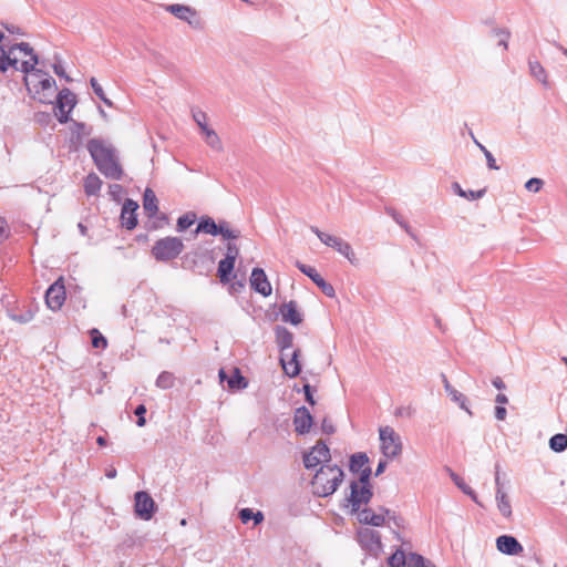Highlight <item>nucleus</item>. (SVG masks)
<instances>
[{"instance_id": "obj_1", "label": "nucleus", "mask_w": 567, "mask_h": 567, "mask_svg": "<svg viewBox=\"0 0 567 567\" xmlns=\"http://www.w3.org/2000/svg\"><path fill=\"white\" fill-rule=\"evenodd\" d=\"M86 148L97 167V169L106 177L113 181H121L123 177V168L118 161L115 147L102 140L91 138Z\"/></svg>"}, {"instance_id": "obj_2", "label": "nucleus", "mask_w": 567, "mask_h": 567, "mask_svg": "<svg viewBox=\"0 0 567 567\" xmlns=\"http://www.w3.org/2000/svg\"><path fill=\"white\" fill-rule=\"evenodd\" d=\"M343 471L338 465L323 464L311 482L315 495L319 497L332 495L343 481Z\"/></svg>"}, {"instance_id": "obj_3", "label": "nucleus", "mask_w": 567, "mask_h": 567, "mask_svg": "<svg viewBox=\"0 0 567 567\" xmlns=\"http://www.w3.org/2000/svg\"><path fill=\"white\" fill-rule=\"evenodd\" d=\"M184 250V243L178 237L158 239L152 247V255L157 261H169L177 258Z\"/></svg>"}, {"instance_id": "obj_4", "label": "nucleus", "mask_w": 567, "mask_h": 567, "mask_svg": "<svg viewBox=\"0 0 567 567\" xmlns=\"http://www.w3.org/2000/svg\"><path fill=\"white\" fill-rule=\"evenodd\" d=\"M380 449L384 457L395 458L402 453L401 436L391 426L379 429Z\"/></svg>"}, {"instance_id": "obj_5", "label": "nucleus", "mask_w": 567, "mask_h": 567, "mask_svg": "<svg viewBox=\"0 0 567 567\" xmlns=\"http://www.w3.org/2000/svg\"><path fill=\"white\" fill-rule=\"evenodd\" d=\"M357 539L360 546L370 555L377 557L382 551L381 535L374 529L360 528L357 533Z\"/></svg>"}, {"instance_id": "obj_6", "label": "nucleus", "mask_w": 567, "mask_h": 567, "mask_svg": "<svg viewBox=\"0 0 567 567\" xmlns=\"http://www.w3.org/2000/svg\"><path fill=\"white\" fill-rule=\"evenodd\" d=\"M165 10L177 19L187 22L194 29H202L203 23L200 18L198 17L197 11L185 4H168L165 7Z\"/></svg>"}, {"instance_id": "obj_7", "label": "nucleus", "mask_w": 567, "mask_h": 567, "mask_svg": "<svg viewBox=\"0 0 567 567\" xmlns=\"http://www.w3.org/2000/svg\"><path fill=\"white\" fill-rule=\"evenodd\" d=\"M75 104V95L69 89H63L58 93L55 116L60 123H66L69 121V113Z\"/></svg>"}, {"instance_id": "obj_8", "label": "nucleus", "mask_w": 567, "mask_h": 567, "mask_svg": "<svg viewBox=\"0 0 567 567\" xmlns=\"http://www.w3.org/2000/svg\"><path fill=\"white\" fill-rule=\"evenodd\" d=\"M373 493L370 486H360L358 482L352 481L350 484V495L347 498L351 505V512H358L362 504H368Z\"/></svg>"}, {"instance_id": "obj_9", "label": "nucleus", "mask_w": 567, "mask_h": 567, "mask_svg": "<svg viewBox=\"0 0 567 567\" xmlns=\"http://www.w3.org/2000/svg\"><path fill=\"white\" fill-rule=\"evenodd\" d=\"M134 509L136 516L144 520H150L155 512V502L148 493L140 491L135 493Z\"/></svg>"}, {"instance_id": "obj_10", "label": "nucleus", "mask_w": 567, "mask_h": 567, "mask_svg": "<svg viewBox=\"0 0 567 567\" xmlns=\"http://www.w3.org/2000/svg\"><path fill=\"white\" fill-rule=\"evenodd\" d=\"M329 462L330 450L322 441H319L309 453L303 455V464L306 468H313L320 463Z\"/></svg>"}, {"instance_id": "obj_11", "label": "nucleus", "mask_w": 567, "mask_h": 567, "mask_svg": "<svg viewBox=\"0 0 567 567\" xmlns=\"http://www.w3.org/2000/svg\"><path fill=\"white\" fill-rule=\"evenodd\" d=\"M65 287L63 284V279L59 278L55 282H53L45 292V303L47 306L56 311L61 309L65 301Z\"/></svg>"}, {"instance_id": "obj_12", "label": "nucleus", "mask_w": 567, "mask_h": 567, "mask_svg": "<svg viewBox=\"0 0 567 567\" xmlns=\"http://www.w3.org/2000/svg\"><path fill=\"white\" fill-rule=\"evenodd\" d=\"M250 287L256 292L260 293L264 297H268L271 295V285L261 268H254L250 275Z\"/></svg>"}, {"instance_id": "obj_13", "label": "nucleus", "mask_w": 567, "mask_h": 567, "mask_svg": "<svg viewBox=\"0 0 567 567\" xmlns=\"http://www.w3.org/2000/svg\"><path fill=\"white\" fill-rule=\"evenodd\" d=\"M297 267L298 269L305 274L306 276H308L320 289L321 291L328 296V297H333L334 296V288L332 287V285H330L329 282H327L321 276L320 274L316 270V268L311 267V266H307L305 264H301V262H297Z\"/></svg>"}, {"instance_id": "obj_14", "label": "nucleus", "mask_w": 567, "mask_h": 567, "mask_svg": "<svg viewBox=\"0 0 567 567\" xmlns=\"http://www.w3.org/2000/svg\"><path fill=\"white\" fill-rule=\"evenodd\" d=\"M39 63V58L37 54H32L30 60L19 61L18 70L25 74L24 83L28 91H31V84H34V78L42 74V70L37 69L35 65Z\"/></svg>"}, {"instance_id": "obj_15", "label": "nucleus", "mask_w": 567, "mask_h": 567, "mask_svg": "<svg viewBox=\"0 0 567 567\" xmlns=\"http://www.w3.org/2000/svg\"><path fill=\"white\" fill-rule=\"evenodd\" d=\"M497 549L509 556H517L524 551L522 544L511 535H502L496 539Z\"/></svg>"}, {"instance_id": "obj_16", "label": "nucleus", "mask_w": 567, "mask_h": 567, "mask_svg": "<svg viewBox=\"0 0 567 567\" xmlns=\"http://www.w3.org/2000/svg\"><path fill=\"white\" fill-rule=\"evenodd\" d=\"M313 423L311 413L306 406L298 408L293 416L295 431L300 434L309 433Z\"/></svg>"}, {"instance_id": "obj_17", "label": "nucleus", "mask_w": 567, "mask_h": 567, "mask_svg": "<svg viewBox=\"0 0 567 567\" xmlns=\"http://www.w3.org/2000/svg\"><path fill=\"white\" fill-rule=\"evenodd\" d=\"M137 208L138 204L136 202L130 198L125 199L121 212V219L122 226L128 230L134 229L137 225Z\"/></svg>"}, {"instance_id": "obj_18", "label": "nucleus", "mask_w": 567, "mask_h": 567, "mask_svg": "<svg viewBox=\"0 0 567 567\" xmlns=\"http://www.w3.org/2000/svg\"><path fill=\"white\" fill-rule=\"evenodd\" d=\"M276 342L280 349V353L284 357L289 355V350L293 346V333L290 332L286 327L277 326L275 329Z\"/></svg>"}, {"instance_id": "obj_19", "label": "nucleus", "mask_w": 567, "mask_h": 567, "mask_svg": "<svg viewBox=\"0 0 567 567\" xmlns=\"http://www.w3.org/2000/svg\"><path fill=\"white\" fill-rule=\"evenodd\" d=\"M299 354L300 350L296 349L292 350V352L289 353L288 357L280 355L281 367L285 373L290 378H295L300 373L301 367L298 361Z\"/></svg>"}, {"instance_id": "obj_20", "label": "nucleus", "mask_w": 567, "mask_h": 567, "mask_svg": "<svg viewBox=\"0 0 567 567\" xmlns=\"http://www.w3.org/2000/svg\"><path fill=\"white\" fill-rule=\"evenodd\" d=\"M280 313L285 322L298 326L302 322V313L298 310L296 301L291 300L280 307Z\"/></svg>"}, {"instance_id": "obj_21", "label": "nucleus", "mask_w": 567, "mask_h": 567, "mask_svg": "<svg viewBox=\"0 0 567 567\" xmlns=\"http://www.w3.org/2000/svg\"><path fill=\"white\" fill-rule=\"evenodd\" d=\"M18 63L19 58L13 55L12 49L0 45V71L6 72L10 66L18 70Z\"/></svg>"}, {"instance_id": "obj_22", "label": "nucleus", "mask_w": 567, "mask_h": 567, "mask_svg": "<svg viewBox=\"0 0 567 567\" xmlns=\"http://www.w3.org/2000/svg\"><path fill=\"white\" fill-rule=\"evenodd\" d=\"M331 248L336 249L340 255L347 258L352 265L355 264L357 258L355 254L351 247V245L342 239L341 237H337Z\"/></svg>"}, {"instance_id": "obj_23", "label": "nucleus", "mask_w": 567, "mask_h": 567, "mask_svg": "<svg viewBox=\"0 0 567 567\" xmlns=\"http://www.w3.org/2000/svg\"><path fill=\"white\" fill-rule=\"evenodd\" d=\"M495 498H496L497 508H498L499 513L505 518H511L513 512H512V505H511L508 495L502 488H497Z\"/></svg>"}, {"instance_id": "obj_24", "label": "nucleus", "mask_w": 567, "mask_h": 567, "mask_svg": "<svg viewBox=\"0 0 567 567\" xmlns=\"http://www.w3.org/2000/svg\"><path fill=\"white\" fill-rule=\"evenodd\" d=\"M235 262L236 260L231 259V257H225L218 262L217 274L223 284H226L230 280V275L234 270Z\"/></svg>"}, {"instance_id": "obj_25", "label": "nucleus", "mask_w": 567, "mask_h": 567, "mask_svg": "<svg viewBox=\"0 0 567 567\" xmlns=\"http://www.w3.org/2000/svg\"><path fill=\"white\" fill-rule=\"evenodd\" d=\"M528 66L529 73L534 79L540 82L544 86H549L547 72L538 61L529 59Z\"/></svg>"}, {"instance_id": "obj_26", "label": "nucleus", "mask_w": 567, "mask_h": 567, "mask_svg": "<svg viewBox=\"0 0 567 567\" xmlns=\"http://www.w3.org/2000/svg\"><path fill=\"white\" fill-rule=\"evenodd\" d=\"M143 207H144L145 213L150 217H153L158 210L156 195L151 188H146L144 192Z\"/></svg>"}, {"instance_id": "obj_27", "label": "nucleus", "mask_w": 567, "mask_h": 567, "mask_svg": "<svg viewBox=\"0 0 567 567\" xmlns=\"http://www.w3.org/2000/svg\"><path fill=\"white\" fill-rule=\"evenodd\" d=\"M102 187L101 178L95 174H89L84 179V192L87 196H95L100 193Z\"/></svg>"}, {"instance_id": "obj_28", "label": "nucleus", "mask_w": 567, "mask_h": 567, "mask_svg": "<svg viewBox=\"0 0 567 567\" xmlns=\"http://www.w3.org/2000/svg\"><path fill=\"white\" fill-rule=\"evenodd\" d=\"M369 457L365 453H355L350 457L349 468L352 473H358L368 466Z\"/></svg>"}, {"instance_id": "obj_29", "label": "nucleus", "mask_w": 567, "mask_h": 567, "mask_svg": "<svg viewBox=\"0 0 567 567\" xmlns=\"http://www.w3.org/2000/svg\"><path fill=\"white\" fill-rule=\"evenodd\" d=\"M202 133L204 134L205 142L207 143L208 146H210L213 150H215L217 152L223 151L221 141H220L218 134L213 128L204 127Z\"/></svg>"}, {"instance_id": "obj_30", "label": "nucleus", "mask_w": 567, "mask_h": 567, "mask_svg": "<svg viewBox=\"0 0 567 567\" xmlns=\"http://www.w3.org/2000/svg\"><path fill=\"white\" fill-rule=\"evenodd\" d=\"M218 224L210 217L202 218L197 225L195 234L205 233L213 236H217Z\"/></svg>"}, {"instance_id": "obj_31", "label": "nucleus", "mask_w": 567, "mask_h": 567, "mask_svg": "<svg viewBox=\"0 0 567 567\" xmlns=\"http://www.w3.org/2000/svg\"><path fill=\"white\" fill-rule=\"evenodd\" d=\"M449 396L451 398L452 401H454L455 403L458 404V406L464 410L468 415H472V411L470 410V408L467 406V399L464 394H462L461 392H458L456 389H454L453 386L451 388V390H447L445 391Z\"/></svg>"}, {"instance_id": "obj_32", "label": "nucleus", "mask_w": 567, "mask_h": 567, "mask_svg": "<svg viewBox=\"0 0 567 567\" xmlns=\"http://www.w3.org/2000/svg\"><path fill=\"white\" fill-rule=\"evenodd\" d=\"M451 478L462 492L468 495L476 504L481 505L477 499L476 493L454 472H451Z\"/></svg>"}, {"instance_id": "obj_33", "label": "nucleus", "mask_w": 567, "mask_h": 567, "mask_svg": "<svg viewBox=\"0 0 567 567\" xmlns=\"http://www.w3.org/2000/svg\"><path fill=\"white\" fill-rule=\"evenodd\" d=\"M549 447L557 453L564 452L567 449V435L563 433L553 435L549 439Z\"/></svg>"}, {"instance_id": "obj_34", "label": "nucleus", "mask_w": 567, "mask_h": 567, "mask_svg": "<svg viewBox=\"0 0 567 567\" xmlns=\"http://www.w3.org/2000/svg\"><path fill=\"white\" fill-rule=\"evenodd\" d=\"M175 385V377L168 371H163L156 379V386L163 390L172 389Z\"/></svg>"}, {"instance_id": "obj_35", "label": "nucleus", "mask_w": 567, "mask_h": 567, "mask_svg": "<svg viewBox=\"0 0 567 567\" xmlns=\"http://www.w3.org/2000/svg\"><path fill=\"white\" fill-rule=\"evenodd\" d=\"M217 235H221L224 239H237L240 236V231L237 229H230L229 224L221 220L218 223Z\"/></svg>"}, {"instance_id": "obj_36", "label": "nucleus", "mask_w": 567, "mask_h": 567, "mask_svg": "<svg viewBox=\"0 0 567 567\" xmlns=\"http://www.w3.org/2000/svg\"><path fill=\"white\" fill-rule=\"evenodd\" d=\"M408 567H435L430 560H426L423 556L410 553L408 555Z\"/></svg>"}, {"instance_id": "obj_37", "label": "nucleus", "mask_w": 567, "mask_h": 567, "mask_svg": "<svg viewBox=\"0 0 567 567\" xmlns=\"http://www.w3.org/2000/svg\"><path fill=\"white\" fill-rule=\"evenodd\" d=\"M388 564L390 567H408V556L404 551L398 549L389 557Z\"/></svg>"}, {"instance_id": "obj_38", "label": "nucleus", "mask_w": 567, "mask_h": 567, "mask_svg": "<svg viewBox=\"0 0 567 567\" xmlns=\"http://www.w3.org/2000/svg\"><path fill=\"white\" fill-rule=\"evenodd\" d=\"M229 389H245L247 386L246 379L240 374L239 369H234V374L228 379Z\"/></svg>"}, {"instance_id": "obj_39", "label": "nucleus", "mask_w": 567, "mask_h": 567, "mask_svg": "<svg viewBox=\"0 0 567 567\" xmlns=\"http://www.w3.org/2000/svg\"><path fill=\"white\" fill-rule=\"evenodd\" d=\"M9 316L13 321L28 323L34 318V311L31 308H28L19 312H11Z\"/></svg>"}, {"instance_id": "obj_40", "label": "nucleus", "mask_w": 567, "mask_h": 567, "mask_svg": "<svg viewBox=\"0 0 567 567\" xmlns=\"http://www.w3.org/2000/svg\"><path fill=\"white\" fill-rule=\"evenodd\" d=\"M310 230L320 239V241L323 245H326L328 247H331L332 244L334 243L336 238L338 237V236H333V235L327 234L324 231H321L316 226H310Z\"/></svg>"}, {"instance_id": "obj_41", "label": "nucleus", "mask_w": 567, "mask_h": 567, "mask_svg": "<svg viewBox=\"0 0 567 567\" xmlns=\"http://www.w3.org/2000/svg\"><path fill=\"white\" fill-rule=\"evenodd\" d=\"M38 78V89L40 90V93L51 90L55 85L54 79L48 76V74H45L43 71L42 74H39Z\"/></svg>"}, {"instance_id": "obj_42", "label": "nucleus", "mask_w": 567, "mask_h": 567, "mask_svg": "<svg viewBox=\"0 0 567 567\" xmlns=\"http://www.w3.org/2000/svg\"><path fill=\"white\" fill-rule=\"evenodd\" d=\"M196 219L195 214H185L177 219V230L184 231L190 227Z\"/></svg>"}, {"instance_id": "obj_43", "label": "nucleus", "mask_w": 567, "mask_h": 567, "mask_svg": "<svg viewBox=\"0 0 567 567\" xmlns=\"http://www.w3.org/2000/svg\"><path fill=\"white\" fill-rule=\"evenodd\" d=\"M192 115H193L194 121L199 126L200 131H203L204 127H208L207 126V114L205 112H203L198 109H193Z\"/></svg>"}, {"instance_id": "obj_44", "label": "nucleus", "mask_w": 567, "mask_h": 567, "mask_svg": "<svg viewBox=\"0 0 567 567\" xmlns=\"http://www.w3.org/2000/svg\"><path fill=\"white\" fill-rule=\"evenodd\" d=\"M475 144L484 153V156L486 158L488 168H491V169H499V167L496 165V161H495L493 154L484 145H482L480 142H477L476 140H475Z\"/></svg>"}, {"instance_id": "obj_45", "label": "nucleus", "mask_w": 567, "mask_h": 567, "mask_svg": "<svg viewBox=\"0 0 567 567\" xmlns=\"http://www.w3.org/2000/svg\"><path fill=\"white\" fill-rule=\"evenodd\" d=\"M92 346L94 348H106L107 341L105 337H103L97 329H92Z\"/></svg>"}, {"instance_id": "obj_46", "label": "nucleus", "mask_w": 567, "mask_h": 567, "mask_svg": "<svg viewBox=\"0 0 567 567\" xmlns=\"http://www.w3.org/2000/svg\"><path fill=\"white\" fill-rule=\"evenodd\" d=\"M10 49H12L13 55H17L16 54L17 51L22 52L24 55H30V58H32V54H35L33 49L27 42L12 44V45H10Z\"/></svg>"}, {"instance_id": "obj_47", "label": "nucleus", "mask_w": 567, "mask_h": 567, "mask_svg": "<svg viewBox=\"0 0 567 567\" xmlns=\"http://www.w3.org/2000/svg\"><path fill=\"white\" fill-rule=\"evenodd\" d=\"M544 185V181L537 177H533L525 183V188L528 192L538 193Z\"/></svg>"}, {"instance_id": "obj_48", "label": "nucleus", "mask_w": 567, "mask_h": 567, "mask_svg": "<svg viewBox=\"0 0 567 567\" xmlns=\"http://www.w3.org/2000/svg\"><path fill=\"white\" fill-rule=\"evenodd\" d=\"M386 514L379 509V513L372 512L370 519L371 526L380 527L385 524Z\"/></svg>"}, {"instance_id": "obj_49", "label": "nucleus", "mask_w": 567, "mask_h": 567, "mask_svg": "<svg viewBox=\"0 0 567 567\" xmlns=\"http://www.w3.org/2000/svg\"><path fill=\"white\" fill-rule=\"evenodd\" d=\"M385 212L395 220L396 224H399L402 228L409 231V225L404 221L402 216L395 209L386 208Z\"/></svg>"}, {"instance_id": "obj_50", "label": "nucleus", "mask_w": 567, "mask_h": 567, "mask_svg": "<svg viewBox=\"0 0 567 567\" xmlns=\"http://www.w3.org/2000/svg\"><path fill=\"white\" fill-rule=\"evenodd\" d=\"M358 473L360 474L358 483L361 484V486H370L369 482H370V477H371V468L369 466H365L363 470H361Z\"/></svg>"}, {"instance_id": "obj_51", "label": "nucleus", "mask_w": 567, "mask_h": 567, "mask_svg": "<svg viewBox=\"0 0 567 567\" xmlns=\"http://www.w3.org/2000/svg\"><path fill=\"white\" fill-rule=\"evenodd\" d=\"M134 413L137 416V421H136L137 426H140V427L144 426L146 423V420L144 417V414L146 413L145 405L144 404L137 405Z\"/></svg>"}, {"instance_id": "obj_52", "label": "nucleus", "mask_w": 567, "mask_h": 567, "mask_svg": "<svg viewBox=\"0 0 567 567\" xmlns=\"http://www.w3.org/2000/svg\"><path fill=\"white\" fill-rule=\"evenodd\" d=\"M372 509L371 508H363L362 511H358V520L361 523V524H364V525H369L370 524V517H371V514H372Z\"/></svg>"}, {"instance_id": "obj_53", "label": "nucleus", "mask_w": 567, "mask_h": 567, "mask_svg": "<svg viewBox=\"0 0 567 567\" xmlns=\"http://www.w3.org/2000/svg\"><path fill=\"white\" fill-rule=\"evenodd\" d=\"M495 34L498 38V45H502L504 48V50H506L509 33L505 30H497V31H495Z\"/></svg>"}, {"instance_id": "obj_54", "label": "nucleus", "mask_w": 567, "mask_h": 567, "mask_svg": "<svg viewBox=\"0 0 567 567\" xmlns=\"http://www.w3.org/2000/svg\"><path fill=\"white\" fill-rule=\"evenodd\" d=\"M239 255V248L237 247L236 244H233V243H228L227 244V247H226V257L229 258L231 257V259H237Z\"/></svg>"}, {"instance_id": "obj_55", "label": "nucleus", "mask_w": 567, "mask_h": 567, "mask_svg": "<svg viewBox=\"0 0 567 567\" xmlns=\"http://www.w3.org/2000/svg\"><path fill=\"white\" fill-rule=\"evenodd\" d=\"M380 511L384 512V514H386V517L390 519V520H393L395 526L400 527L401 526V522H402V518L396 516L394 512L390 511L389 508H385L383 506H380Z\"/></svg>"}, {"instance_id": "obj_56", "label": "nucleus", "mask_w": 567, "mask_h": 567, "mask_svg": "<svg viewBox=\"0 0 567 567\" xmlns=\"http://www.w3.org/2000/svg\"><path fill=\"white\" fill-rule=\"evenodd\" d=\"M254 512L251 508H243L239 511V518L243 524H247L250 519H252Z\"/></svg>"}, {"instance_id": "obj_57", "label": "nucleus", "mask_w": 567, "mask_h": 567, "mask_svg": "<svg viewBox=\"0 0 567 567\" xmlns=\"http://www.w3.org/2000/svg\"><path fill=\"white\" fill-rule=\"evenodd\" d=\"M485 189H478V190H466V196H463L464 198L468 200H475L478 198H482L485 195Z\"/></svg>"}, {"instance_id": "obj_58", "label": "nucleus", "mask_w": 567, "mask_h": 567, "mask_svg": "<svg viewBox=\"0 0 567 567\" xmlns=\"http://www.w3.org/2000/svg\"><path fill=\"white\" fill-rule=\"evenodd\" d=\"M53 71L58 76L65 79V81H71V78L65 73L64 68L61 63H54Z\"/></svg>"}, {"instance_id": "obj_59", "label": "nucleus", "mask_w": 567, "mask_h": 567, "mask_svg": "<svg viewBox=\"0 0 567 567\" xmlns=\"http://www.w3.org/2000/svg\"><path fill=\"white\" fill-rule=\"evenodd\" d=\"M90 84L94 91V93L99 96V97H103L105 95L102 86L99 84V82L96 81L95 78H91L90 80Z\"/></svg>"}, {"instance_id": "obj_60", "label": "nucleus", "mask_w": 567, "mask_h": 567, "mask_svg": "<svg viewBox=\"0 0 567 567\" xmlns=\"http://www.w3.org/2000/svg\"><path fill=\"white\" fill-rule=\"evenodd\" d=\"M303 392H305V396H306V401L311 404V405H315L316 404V401L313 399V394H312V388L310 384H305L303 385Z\"/></svg>"}, {"instance_id": "obj_61", "label": "nucleus", "mask_w": 567, "mask_h": 567, "mask_svg": "<svg viewBox=\"0 0 567 567\" xmlns=\"http://www.w3.org/2000/svg\"><path fill=\"white\" fill-rule=\"evenodd\" d=\"M395 416H406L411 417L413 414V410L410 406H400L395 410Z\"/></svg>"}, {"instance_id": "obj_62", "label": "nucleus", "mask_w": 567, "mask_h": 567, "mask_svg": "<svg viewBox=\"0 0 567 567\" xmlns=\"http://www.w3.org/2000/svg\"><path fill=\"white\" fill-rule=\"evenodd\" d=\"M507 411L504 406L497 405L495 408V417L499 421L505 420Z\"/></svg>"}, {"instance_id": "obj_63", "label": "nucleus", "mask_w": 567, "mask_h": 567, "mask_svg": "<svg viewBox=\"0 0 567 567\" xmlns=\"http://www.w3.org/2000/svg\"><path fill=\"white\" fill-rule=\"evenodd\" d=\"M321 427H322V431L327 434H332L336 431L334 425L331 422H329L327 419L323 420Z\"/></svg>"}, {"instance_id": "obj_64", "label": "nucleus", "mask_w": 567, "mask_h": 567, "mask_svg": "<svg viewBox=\"0 0 567 567\" xmlns=\"http://www.w3.org/2000/svg\"><path fill=\"white\" fill-rule=\"evenodd\" d=\"M492 384L498 390H504L506 388L504 381L499 377L494 378L492 380Z\"/></svg>"}]
</instances>
